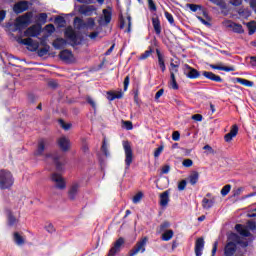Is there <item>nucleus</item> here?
<instances>
[{"mask_svg": "<svg viewBox=\"0 0 256 256\" xmlns=\"http://www.w3.org/2000/svg\"><path fill=\"white\" fill-rule=\"evenodd\" d=\"M211 1L212 3H215L216 5L221 7V9H225L227 7V4H225V1L223 0H211Z\"/></svg>", "mask_w": 256, "mask_h": 256, "instance_id": "nucleus-52", "label": "nucleus"}, {"mask_svg": "<svg viewBox=\"0 0 256 256\" xmlns=\"http://www.w3.org/2000/svg\"><path fill=\"white\" fill-rule=\"evenodd\" d=\"M123 98V92L118 91L116 93H113L111 91L107 92V99L108 101H115V99H122Z\"/></svg>", "mask_w": 256, "mask_h": 256, "instance_id": "nucleus-27", "label": "nucleus"}, {"mask_svg": "<svg viewBox=\"0 0 256 256\" xmlns=\"http://www.w3.org/2000/svg\"><path fill=\"white\" fill-rule=\"evenodd\" d=\"M52 45L54 49H63V47L67 45V40L63 38H57L56 40L53 41Z\"/></svg>", "mask_w": 256, "mask_h": 256, "instance_id": "nucleus-26", "label": "nucleus"}, {"mask_svg": "<svg viewBox=\"0 0 256 256\" xmlns=\"http://www.w3.org/2000/svg\"><path fill=\"white\" fill-rule=\"evenodd\" d=\"M47 17V13H40L36 16V19L40 25H45V23H47Z\"/></svg>", "mask_w": 256, "mask_h": 256, "instance_id": "nucleus-37", "label": "nucleus"}, {"mask_svg": "<svg viewBox=\"0 0 256 256\" xmlns=\"http://www.w3.org/2000/svg\"><path fill=\"white\" fill-rule=\"evenodd\" d=\"M233 139H235V136L231 134V132L227 133L225 136H224V141L226 143H231V141H233Z\"/></svg>", "mask_w": 256, "mask_h": 256, "instance_id": "nucleus-54", "label": "nucleus"}, {"mask_svg": "<svg viewBox=\"0 0 256 256\" xmlns=\"http://www.w3.org/2000/svg\"><path fill=\"white\" fill-rule=\"evenodd\" d=\"M230 5H233L234 7H239V5H242L243 0H229Z\"/></svg>", "mask_w": 256, "mask_h": 256, "instance_id": "nucleus-62", "label": "nucleus"}, {"mask_svg": "<svg viewBox=\"0 0 256 256\" xmlns=\"http://www.w3.org/2000/svg\"><path fill=\"white\" fill-rule=\"evenodd\" d=\"M170 87L174 89V91H177L179 89V84H177V79H175V73H170Z\"/></svg>", "mask_w": 256, "mask_h": 256, "instance_id": "nucleus-33", "label": "nucleus"}, {"mask_svg": "<svg viewBox=\"0 0 256 256\" xmlns=\"http://www.w3.org/2000/svg\"><path fill=\"white\" fill-rule=\"evenodd\" d=\"M148 9L152 13H155V11H157V6L155 5V2L153 0H148Z\"/></svg>", "mask_w": 256, "mask_h": 256, "instance_id": "nucleus-47", "label": "nucleus"}, {"mask_svg": "<svg viewBox=\"0 0 256 256\" xmlns=\"http://www.w3.org/2000/svg\"><path fill=\"white\" fill-rule=\"evenodd\" d=\"M152 25L156 35H161V21H159L158 18H153Z\"/></svg>", "mask_w": 256, "mask_h": 256, "instance_id": "nucleus-31", "label": "nucleus"}, {"mask_svg": "<svg viewBox=\"0 0 256 256\" xmlns=\"http://www.w3.org/2000/svg\"><path fill=\"white\" fill-rule=\"evenodd\" d=\"M161 153H163V145H161L160 147H158L155 151H154V157L157 158L161 155Z\"/></svg>", "mask_w": 256, "mask_h": 256, "instance_id": "nucleus-63", "label": "nucleus"}, {"mask_svg": "<svg viewBox=\"0 0 256 256\" xmlns=\"http://www.w3.org/2000/svg\"><path fill=\"white\" fill-rule=\"evenodd\" d=\"M101 151L106 157H109V148H107V142L105 140H103Z\"/></svg>", "mask_w": 256, "mask_h": 256, "instance_id": "nucleus-46", "label": "nucleus"}, {"mask_svg": "<svg viewBox=\"0 0 256 256\" xmlns=\"http://www.w3.org/2000/svg\"><path fill=\"white\" fill-rule=\"evenodd\" d=\"M59 124L64 131H69V129H71V124H66L63 120H59Z\"/></svg>", "mask_w": 256, "mask_h": 256, "instance_id": "nucleus-55", "label": "nucleus"}, {"mask_svg": "<svg viewBox=\"0 0 256 256\" xmlns=\"http://www.w3.org/2000/svg\"><path fill=\"white\" fill-rule=\"evenodd\" d=\"M231 191V185L227 184L221 189V195L222 197H226V195H229V192Z\"/></svg>", "mask_w": 256, "mask_h": 256, "instance_id": "nucleus-45", "label": "nucleus"}, {"mask_svg": "<svg viewBox=\"0 0 256 256\" xmlns=\"http://www.w3.org/2000/svg\"><path fill=\"white\" fill-rule=\"evenodd\" d=\"M55 23L57 25H65V18L61 17V16H57L55 18Z\"/></svg>", "mask_w": 256, "mask_h": 256, "instance_id": "nucleus-60", "label": "nucleus"}, {"mask_svg": "<svg viewBox=\"0 0 256 256\" xmlns=\"http://www.w3.org/2000/svg\"><path fill=\"white\" fill-rule=\"evenodd\" d=\"M49 145V141L47 139H40L38 140V146L36 151L34 152V155L39 156L43 155L45 151V147Z\"/></svg>", "mask_w": 256, "mask_h": 256, "instance_id": "nucleus-16", "label": "nucleus"}, {"mask_svg": "<svg viewBox=\"0 0 256 256\" xmlns=\"http://www.w3.org/2000/svg\"><path fill=\"white\" fill-rule=\"evenodd\" d=\"M211 69H217L218 71H226L227 73L231 71H235V68L233 67H227V66H219L215 64L210 65Z\"/></svg>", "mask_w": 256, "mask_h": 256, "instance_id": "nucleus-32", "label": "nucleus"}, {"mask_svg": "<svg viewBox=\"0 0 256 256\" xmlns=\"http://www.w3.org/2000/svg\"><path fill=\"white\" fill-rule=\"evenodd\" d=\"M188 182L190 185H197L199 183V172L192 171L188 176Z\"/></svg>", "mask_w": 256, "mask_h": 256, "instance_id": "nucleus-25", "label": "nucleus"}, {"mask_svg": "<svg viewBox=\"0 0 256 256\" xmlns=\"http://www.w3.org/2000/svg\"><path fill=\"white\" fill-rule=\"evenodd\" d=\"M130 81H131V78L129 76H126L124 79V91H127V89H129Z\"/></svg>", "mask_w": 256, "mask_h": 256, "instance_id": "nucleus-64", "label": "nucleus"}, {"mask_svg": "<svg viewBox=\"0 0 256 256\" xmlns=\"http://www.w3.org/2000/svg\"><path fill=\"white\" fill-rule=\"evenodd\" d=\"M103 15H104V23L105 25H109V23H111V18H112V14L111 11L104 9L103 10Z\"/></svg>", "mask_w": 256, "mask_h": 256, "instance_id": "nucleus-38", "label": "nucleus"}, {"mask_svg": "<svg viewBox=\"0 0 256 256\" xmlns=\"http://www.w3.org/2000/svg\"><path fill=\"white\" fill-rule=\"evenodd\" d=\"M156 55L158 57V65L162 73H165V71L167 70V66H165V55H163V53H161V50L159 49H156Z\"/></svg>", "mask_w": 256, "mask_h": 256, "instance_id": "nucleus-20", "label": "nucleus"}, {"mask_svg": "<svg viewBox=\"0 0 256 256\" xmlns=\"http://www.w3.org/2000/svg\"><path fill=\"white\" fill-rule=\"evenodd\" d=\"M248 27V34L249 35H254L256 31V22H250L247 24Z\"/></svg>", "mask_w": 256, "mask_h": 256, "instance_id": "nucleus-42", "label": "nucleus"}, {"mask_svg": "<svg viewBox=\"0 0 256 256\" xmlns=\"http://www.w3.org/2000/svg\"><path fill=\"white\" fill-rule=\"evenodd\" d=\"M17 223V218L13 215V213L8 212V225L13 226Z\"/></svg>", "mask_w": 256, "mask_h": 256, "instance_id": "nucleus-43", "label": "nucleus"}, {"mask_svg": "<svg viewBox=\"0 0 256 256\" xmlns=\"http://www.w3.org/2000/svg\"><path fill=\"white\" fill-rule=\"evenodd\" d=\"M145 245H147V237L136 243V246L130 251V256H135L138 253H145Z\"/></svg>", "mask_w": 256, "mask_h": 256, "instance_id": "nucleus-8", "label": "nucleus"}, {"mask_svg": "<svg viewBox=\"0 0 256 256\" xmlns=\"http://www.w3.org/2000/svg\"><path fill=\"white\" fill-rule=\"evenodd\" d=\"M79 191V184L75 183L71 186L68 195L70 199H75L77 197V193Z\"/></svg>", "mask_w": 256, "mask_h": 256, "instance_id": "nucleus-30", "label": "nucleus"}, {"mask_svg": "<svg viewBox=\"0 0 256 256\" xmlns=\"http://www.w3.org/2000/svg\"><path fill=\"white\" fill-rule=\"evenodd\" d=\"M222 25L226 27L227 29H231L234 33H244L245 30H243V26L241 24H237L231 20H224L222 22Z\"/></svg>", "mask_w": 256, "mask_h": 256, "instance_id": "nucleus-6", "label": "nucleus"}, {"mask_svg": "<svg viewBox=\"0 0 256 256\" xmlns=\"http://www.w3.org/2000/svg\"><path fill=\"white\" fill-rule=\"evenodd\" d=\"M216 199H217L216 196L211 197V199L203 198V200H202L203 209H207V210L211 209L213 207V205H215Z\"/></svg>", "mask_w": 256, "mask_h": 256, "instance_id": "nucleus-22", "label": "nucleus"}, {"mask_svg": "<svg viewBox=\"0 0 256 256\" xmlns=\"http://www.w3.org/2000/svg\"><path fill=\"white\" fill-rule=\"evenodd\" d=\"M186 69L188 70L185 72V75L188 79H199V77H201V73L188 64H186Z\"/></svg>", "mask_w": 256, "mask_h": 256, "instance_id": "nucleus-13", "label": "nucleus"}, {"mask_svg": "<svg viewBox=\"0 0 256 256\" xmlns=\"http://www.w3.org/2000/svg\"><path fill=\"white\" fill-rule=\"evenodd\" d=\"M59 57L64 63H71L73 61V52L70 50H62L59 54Z\"/></svg>", "mask_w": 256, "mask_h": 256, "instance_id": "nucleus-18", "label": "nucleus"}, {"mask_svg": "<svg viewBox=\"0 0 256 256\" xmlns=\"http://www.w3.org/2000/svg\"><path fill=\"white\" fill-rule=\"evenodd\" d=\"M173 235H175V233L173 232V230H167L162 234V241H171V239H173Z\"/></svg>", "mask_w": 256, "mask_h": 256, "instance_id": "nucleus-34", "label": "nucleus"}, {"mask_svg": "<svg viewBox=\"0 0 256 256\" xmlns=\"http://www.w3.org/2000/svg\"><path fill=\"white\" fill-rule=\"evenodd\" d=\"M15 183V178L9 170L2 169L0 170V189H11Z\"/></svg>", "mask_w": 256, "mask_h": 256, "instance_id": "nucleus-1", "label": "nucleus"}, {"mask_svg": "<svg viewBox=\"0 0 256 256\" xmlns=\"http://www.w3.org/2000/svg\"><path fill=\"white\" fill-rule=\"evenodd\" d=\"M57 144L61 151L67 152L69 149H71V141L67 138V136H61L57 140Z\"/></svg>", "mask_w": 256, "mask_h": 256, "instance_id": "nucleus-10", "label": "nucleus"}, {"mask_svg": "<svg viewBox=\"0 0 256 256\" xmlns=\"http://www.w3.org/2000/svg\"><path fill=\"white\" fill-rule=\"evenodd\" d=\"M64 35L68 41L72 43V45H81V38L75 33V30H73V27L68 26L65 29Z\"/></svg>", "mask_w": 256, "mask_h": 256, "instance_id": "nucleus-4", "label": "nucleus"}, {"mask_svg": "<svg viewBox=\"0 0 256 256\" xmlns=\"http://www.w3.org/2000/svg\"><path fill=\"white\" fill-rule=\"evenodd\" d=\"M235 229L237 233L242 235V237H251V232H249V229H247V227H244L241 224H236Z\"/></svg>", "mask_w": 256, "mask_h": 256, "instance_id": "nucleus-23", "label": "nucleus"}, {"mask_svg": "<svg viewBox=\"0 0 256 256\" xmlns=\"http://www.w3.org/2000/svg\"><path fill=\"white\" fill-rule=\"evenodd\" d=\"M85 27L93 29V27H95V18H88L87 23H85Z\"/></svg>", "mask_w": 256, "mask_h": 256, "instance_id": "nucleus-48", "label": "nucleus"}, {"mask_svg": "<svg viewBox=\"0 0 256 256\" xmlns=\"http://www.w3.org/2000/svg\"><path fill=\"white\" fill-rule=\"evenodd\" d=\"M202 75L206 79H209L210 81H214L215 83H223V78H221V76H219L213 72L203 71Z\"/></svg>", "mask_w": 256, "mask_h": 256, "instance_id": "nucleus-14", "label": "nucleus"}, {"mask_svg": "<svg viewBox=\"0 0 256 256\" xmlns=\"http://www.w3.org/2000/svg\"><path fill=\"white\" fill-rule=\"evenodd\" d=\"M188 7L190 11H193V13H197L199 9H201V6L196 5V4H188Z\"/></svg>", "mask_w": 256, "mask_h": 256, "instance_id": "nucleus-56", "label": "nucleus"}, {"mask_svg": "<svg viewBox=\"0 0 256 256\" xmlns=\"http://www.w3.org/2000/svg\"><path fill=\"white\" fill-rule=\"evenodd\" d=\"M235 251H237V244L234 242H229L224 249L225 256H233L235 255Z\"/></svg>", "mask_w": 256, "mask_h": 256, "instance_id": "nucleus-21", "label": "nucleus"}, {"mask_svg": "<svg viewBox=\"0 0 256 256\" xmlns=\"http://www.w3.org/2000/svg\"><path fill=\"white\" fill-rule=\"evenodd\" d=\"M238 133H239V126H237V124L232 125L230 129V134H232L234 137H237Z\"/></svg>", "mask_w": 256, "mask_h": 256, "instance_id": "nucleus-50", "label": "nucleus"}, {"mask_svg": "<svg viewBox=\"0 0 256 256\" xmlns=\"http://www.w3.org/2000/svg\"><path fill=\"white\" fill-rule=\"evenodd\" d=\"M51 181L55 183L56 189H65V187H67V184L65 183V179L60 174L53 173L51 176Z\"/></svg>", "mask_w": 256, "mask_h": 256, "instance_id": "nucleus-9", "label": "nucleus"}, {"mask_svg": "<svg viewBox=\"0 0 256 256\" xmlns=\"http://www.w3.org/2000/svg\"><path fill=\"white\" fill-rule=\"evenodd\" d=\"M29 9V2L28 1H20L16 3L13 7L14 13H23Z\"/></svg>", "mask_w": 256, "mask_h": 256, "instance_id": "nucleus-15", "label": "nucleus"}, {"mask_svg": "<svg viewBox=\"0 0 256 256\" xmlns=\"http://www.w3.org/2000/svg\"><path fill=\"white\" fill-rule=\"evenodd\" d=\"M123 149L125 153L126 169H129V167H131V163H133V149L131 148L129 141L123 142Z\"/></svg>", "mask_w": 256, "mask_h": 256, "instance_id": "nucleus-3", "label": "nucleus"}, {"mask_svg": "<svg viewBox=\"0 0 256 256\" xmlns=\"http://www.w3.org/2000/svg\"><path fill=\"white\" fill-rule=\"evenodd\" d=\"M13 239H14V243H16V245H18L19 247H21V245H25V238L19 234V232H15L13 234Z\"/></svg>", "mask_w": 256, "mask_h": 256, "instance_id": "nucleus-28", "label": "nucleus"}, {"mask_svg": "<svg viewBox=\"0 0 256 256\" xmlns=\"http://www.w3.org/2000/svg\"><path fill=\"white\" fill-rule=\"evenodd\" d=\"M169 227H171V223L165 221L157 228V233H165Z\"/></svg>", "mask_w": 256, "mask_h": 256, "instance_id": "nucleus-36", "label": "nucleus"}, {"mask_svg": "<svg viewBox=\"0 0 256 256\" xmlns=\"http://www.w3.org/2000/svg\"><path fill=\"white\" fill-rule=\"evenodd\" d=\"M183 167H193V160L191 159H185L182 162Z\"/></svg>", "mask_w": 256, "mask_h": 256, "instance_id": "nucleus-58", "label": "nucleus"}, {"mask_svg": "<svg viewBox=\"0 0 256 256\" xmlns=\"http://www.w3.org/2000/svg\"><path fill=\"white\" fill-rule=\"evenodd\" d=\"M238 13L240 17H243L244 19L251 17V11L249 9H240Z\"/></svg>", "mask_w": 256, "mask_h": 256, "instance_id": "nucleus-41", "label": "nucleus"}, {"mask_svg": "<svg viewBox=\"0 0 256 256\" xmlns=\"http://www.w3.org/2000/svg\"><path fill=\"white\" fill-rule=\"evenodd\" d=\"M46 159H51L52 162L56 165L57 171H63V164L60 161L61 155L59 153H54V154H48L46 156Z\"/></svg>", "mask_w": 256, "mask_h": 256, "instance_id": "nucleus-11", "label": "nucleus"}, {"mask_svg": "<svg viewBox=\"0 0 256 256\" xmlns=\"http://www.w3.org/2000/svg\"><path fill=\"white\" fill-rule=\"evenodd\" d=\"M80 15H85V17H91L93 13L97 14V7L93 5H81L78 8Z\"/></svg>", "mask_w": 256, "mask_h": 256, "instance_id": "nucleus-7", "label": "nucleus"}, {"mask_svg": "<svg viewBox=\"0 0 256 256\" xmlns=\"http://www.w3.org/2000/svg\"><path fill=\"white\" fill-rule=\"evenodd\" d=\"M87 103H89V105H91L92 109H94V111L97 109V104L95 103V100H93V98L91 97H87L86 98Z\"/></svg>", "mask_w": 256, "mask_h": 256, "instance_id": "nucleus-53", "label": "nucleus"}, {"mask_svg": "<svg viewBox=\"0 0 256 256\" xmlns=\"http://www.w3.org/2000/svg\"><path fill=\"white\" fill-rule=\"evenodd\" d=\"M235 81L236 83H240V85H244V87H253L254 85L253 81H249L243 78H236Z\"/></svg>", "mask_w": 256, "mask_h": 256, "instance_id": "nucleus-35", "label": "nucleus"}, {"mask_svg": "<svg viewBox=\"0 0 256 256\" xmlns=\"http://www.w3.org/2000/svg\"><path fill=\"white\" fill-rule=\"evenodd\" d=\"M123 243H125V240L123 238H119L118 240H116V242L114 243V246L110 249L108 255L109 256L117 255V253L121 251V246L123 245Z\"/></svg>", "mask_w": 256, "mask_h": 256, "instance_id": "nucleus-12", "label": "nucleus"}, {"mask_svg": "<svg viewBox=\"0 0 256 256\" xmlns=\"http://www.w3.org/2000/svg\"><path fill=\"white\" fill-rule=\"evenodd\" d=\"M179 139H181V133H179V131H174L172 133V140L179 141Z\"/></svg>", "mask_w": 256, "mask_h": 256, "instance_id": "nucleus-59", "label": "nucleus"}, {"mask_svg": "<svg viewBox=\"0 0 256 256\" xmlns=\"http://www.w3.org/2000/svg\"><path fill=\"white\" fill-rule=\"evenodd\" d=\"M169 171H171V166L170 165H165L161 169L162 175H167V173H169Z\"/></svg>", "mask_w": 256, "mask_h": 256, "instance_id": "nucleus-61", "label": "nucleus"}, {"mask_svg": "<svg viewBox=\"0 0 256 256\" xmlns=\"http://www.w3.org/2000/svg\"><path fill=\"white\" fill-rule=\"evenodd\" d=\"M203 249H205V240L203 238H198L195 242V255L202 256Z\"/></svg>", "mask_w": 256, "mask_h": 256, "instance_id": "nucleus-17", "label": "nucleus"}, {"mask_svg": "<svg viewBox=\"0 0 256 256\" xmlns=\"http://www.w3.org/2000/svg\"><path fill=\"white\" fill-rule=\"evenodd\" d=\"M18 43H20V45H25L28 51L35 52L39 49V42L32 38L20 39L18 40Z\"/></svg>", "mask_w": 256, "mask_h": 256, "instance_id": "nucleus-5", "label": "nucleus"}, {"mask_svg": "<svg viewBox=\"0 0 256 256\" xmlns=\"http://www.w3.org/2000/svg\"><path fill=\"white\" fill-rule=\"evenodd\" d=\"M74 25L76 29H83L85 28V22H83V19L76 17L74 18Z\"/></svg>", "mask_w": 256, "mask_h": 256, "instance_id": "nucleus-40", "label": "nucleus"}, {"mask_svg": "<svg viewBox=\"0 0 256 256\" xmlns=\"http://www.w3.org/2000/svg\"><path fill=\"white\" fill-rule=\"evenodd\" d=\"M141 199H143V192H138L133 198L132 201L135 205H137V203L141 202Z\"/></svg>", "mask_w": 256, "mask_h": 256, "instance_id": "nucleus-44", "label": "nucleus"}, {"mask_svg": "<svg viewBox=\"0 0 256 256\" xmlns=\"http://www.w3.org/2000/svg\"><path fill=\"white\" fill-rule=\"evenodd\" d=\"M167 21L170 23V25H175V19L173 18V15L169 12L164 13Z\"/></svg>", "mask_w": 256, "mask_h": 256, "instance_id": "nucleus-49", "label": "nucleus"}, {"mask_svg": "<svg viewBox=\"0 0 256 256\" xmlns=\"http://www.w3.org/2000/svg\"><path fill=\"white\" fill-rule=\"evenodd\" d=\"M185 187H187V180H181L178 183V191H185Z\"/></svg>", "mask_w": 256, "mask_h": 256, "instance_id": "nucleus-51", "label": "nucleus"}, {"mask_svg": "<svg viewBox=\"0 0 256 256\" xmlns=\"http://www.w3.org/2000/svg\"><path fill=\"white\" fill-rule=\"evenodd\" d=\"M45 31H47V33H55V26L53 24H48L45 26Z\"/></svg>", "mask_w": 256, "mask_h": 256, "instance_id": "nucleus-57", "label": "nucleus"}, {"mask_svg": "<svg viewBox=\"0 0 256 256\" xmlns=\"http://www.w3.org/2000/svg\"><path fill=\"white\" fill-rule=\"evenodd\" d=\"M153 53V48L150 46L148 50H146L143 54L140 55L139 60L145 61L148 57H151V54Z\"/></svg>", "mask_w": 256, "mask_h": 256, "instance_id": "nucleus-39", "label": "nucleus"}, {"mask_svg": "<svg viewBox=\"0 0 256 256\" xmlns=\"http://www.w3.org/2000/svg\"><path fill=\"white\" fill-rule=\"evenodd\" d=\"M31 19H33V12H27L26 14L19 16L16 19V25L18 29H25L31 25Z\"/></svg>", "mask_w": 256, "mask_h": 256, "instance_id": "nucleus-2", "label": "nucleus"}, {"mask_svg": "<svg viewBox=\"0 0 256 256\" xmlns=\"http://www.w3.org/2000/svg\"><path fill=\"white\" fill-rule=\"evenodd\" d=\"M160 207H167L169 205V190L160 194Z\"/></svg>", "mask_w": 256, "mask_h": 256, "instance_id": "nucleus-24", "label": "nucleus"}, {"mask_svg": "<svg viewBox=\"0 0 256 256\" xmlns=\"http://www.w3.org/2000/svg\"><path fill=\"white\" fill-rule=\"evenodd\" d=\"M41 45H44V47L37 50V55L38 57H45V55L49 53V50L51 49V47L45 44V42H41Z\"/></svg>", "mask_w": 256, "mask_h": 256, "instance_id": "nucleus-29", "label": "nucleus"}, {"mask_svg": "<svg viewBox=\"0 0 256 256\" xmlns=\"http://www.w3.org/2000/svg\"><path fill=\"white\" fill-rule=\"evenodd\" d=\"M41 33V29L39 27L33 25L30 26L25 32L24 37H37Z\"/></svg>", "mask_w": 256, "mask_h": 256, "instance_id": "nucleus-19", "label": "nucleus"}]
</instances>
